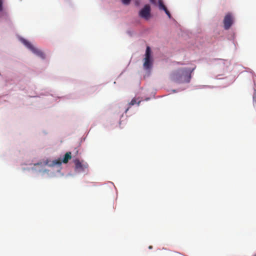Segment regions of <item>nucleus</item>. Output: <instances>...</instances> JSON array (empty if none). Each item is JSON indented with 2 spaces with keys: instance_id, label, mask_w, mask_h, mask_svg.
<instances>
[{
  "instance_id": "nucleus-1",
  "label": "nucleus",
  "mask_w": 256,
  "mask_h": 256,
  "mask_svg": "<svg viewBox=\"0 0 256 256\" xmlns=\"http://www.w3.org/2000/svg\"><path fill=\"white\" fill-rule=\"evenodd\" d=\"M194 68H182L179 69L172 73V78L174 81L178 83L189 82L191 79V74Z\"/></svg>"
},
{
  "instance_id": "nucleus-2",
  "label": "nucleus",
  "mask_w": 256,
  "mask_h": 256,
  "mask_svg": "<svg viewBox=\"0 0 256 256\" xmlns=\"http://www.w3.org/2000/svg\"><path fill=\"white\" fill-rule=\"evenodd\" d=\"M144 56L143 66L145 70H149L152 67L153 59L151 56L150 48L148 46L146 47Z\"/></svg>"
},
{
  "instance_id": "nucleus-3",
  "label": "nucleus",
  "mask_w": 256,
  "mask_h": 256,
  "mask_svg": "<svg viewBox=\"0 0 256 256\" xmlns=\"http://www.w3.org/2000/svg\"><path fill=\"white\" fill-rule=\"evenodd\" d=\"M21 42L28 49H30L34 54L36 56H40L42 58H44L45 56H44V54L41 50L36 48L29 42H28V40H25L24 38H22Z\"/></svg>"
},
{
  "instance_id": "nucleus-4",
  "label": "nucleus",
  "mask_w": 256,
  "mask_h": 256,
  "mask_svg": "<svg viewBox=\"0 0 256 256\" xmlns=\"http://www.w3.org/2000/svg\"><path fill=\"white\" fill-rule=\"evenodd\" d=\"M75 164V170L78 172H84L88 170V164L84 160L80 161V160L76 158L74 160Z\"/></svg>"
},
{
  "instance_id": "nucleus-5",
  "label": "nucleus",
  "mask_w": 256,
  "mask_h": 256,
  "mask_svg": "<svg viewBox=\"0 0 256 256\" xmlns=\"http://www.w3.org/2000/svg\"><path fill=\"white\" fill-rule=\"evenodd\" d=\"M151 8L149 4H146L144 7L142 8L139 12L138 16L146 20H149L151 17Z\"/></svg>"
},
{
  "instance_id": "nucleus-6",
  "label": "nucleus",
  "mask_w": 256,
  "mask_h": 256,
  "mask_svg": "<svg viewBox=\"0 0 256 256\" xmlns=\"http://www.w3.org/2000/svg\"><path fill=\"white\" fill-rule=\"evenodd\" d=\"M234 18L232 14H227L224 19V28L226 30H228L233 24Z\"/></svg>"
},
{
  "instance_id": "nucleus-7",
  "label": "nucleus",
  "mask_w": 256,
  "mask_h": 256,
  "mask_svg": "<svg viewBox=\"0 0 256 256\" xmlns=\"http://www.w3.org/2000/svg\"><path fill=\"white\" fill-rule=\"evenodd\" d=\"M72 158L71 152H67L64 156V157L62 160H56L53 161V163L54 164L60 166L62 163L66 164L68 160Z\"/></svg>"
},
{
  "instance_id": "nucleus-8",
  "label": "nucleus",
  "mask_w": 256,
  "mask_h": 256,
  "mask_svg": "<svg viewBox=\"0 0 256 256\" xmlns=\"http://www.w3.org/2000/svg\"><path fill=\"white\" fill-rule=\"evenodd\" d=\"M150 1L152 4L155 6L158 4L159 8L160 10H162L164 11L167 10L166 6L164 4L162 0H150Z\"/></svg>"
},
{
  "instance_id": "nucleus-9",
  "label": "nucleus",
  "mask_w": 256,
  "mask_h": 256,
  "mask_svg": "<svg viewBox=\"0 0 256 256\" xmlns=\"http://www.w3.org/2000/svg\"><path fill=\"white\" fill-rule=\"evenodd\" d=\"M136 104V100L134 98H133L131 102L129 103V106H132Z\"/></svg>"
},
{
  "instance_id": "nucleus-10",
  "label": "nucleus",
  "mask_w": 256,
  "mask_h": 256,
  "mask_svg": "<svg viewBox=\"0 0 256 256\" xmlns=\"http://www.w3.org/2000/svg\"><path fill=\"white\" fill-rule=\"evenodd\" d=\"M131 0H122V2L123 4L125 5H128L130 3Z\"/></svg>"
},
{
  "instance_id": "nucleus-11",
  "label": "nucleus",
  "mask_w": 256,
  "mask_h": 256,
  "mask_svg": "<svg viewBox=\"0 0 256 256\" xmlns=\"http://www.w3.org/2000/svg\"><path fill=\"white\" fill-rule=\"evenodd\" d=\"M166 14H167V16H168L169 18H171V14L170 12L167 10H166L165 11Z\"/></svg>"
},
{
  "instance_id": "nucleus-12",
  "label": "nucleus",
  "mask_w": 256,
  "mask_h": 256,
  "mask_svg": "<svg viewBox=\"0 0 256 256\" xmlns=\"http://www.w3.org/2000/svg\"><path fill=\"white\" fill-rule=\"evenodd\" d=\"M2 4H3L2 0H0V12L2 10Z\"/></svg>"
},
{
  "instance_id": "nucleus-13",
  "label": "nucleus",
  "mask_w": 256,
  "mask_h": 256,
  "mask_svg": "<svg viewBox=\"0 0 256 256\" xmlns=\"http://www.w3.org/2000/svg\"><path fill=\"white\" fill-rule=\"evenodd\" d=\"M128 108H128L126 110V112H128Z\"/></svg>"
},
{
  "instance_id": "nucleus-14",
  "label": "nucleus",
  "mask_w": 256,
  "mask_h": 256,
  "mask_svg": "<svg viewBox=\"0 0 256 256\" xmlns=\"http://www.w3.org/2000/svg\"><path fill=\"white\" fill-rule=\"evenodd\" d=\"M140 101H139V102H138V105H139V104H140Z\"/></svg>"
},
{
  "instance_id": "nucleus-15",
  "label": "nucleus",
  "mask_w": 256,
  "mask_h": 256,
  "mask_svg": "<svg viewBox=\"0 0 256 256\" xmlns=\"http://www.w3.org/2000/svg\"><path fill=\"white\" fill-rule=\"evenodd\" d=\"M152 248V246H149V248Z\"/></svg>"
},
{
  "instance_id": "nucleus-16",
  "label": "nucleus",
  "mask_w": 256,
  "mask_h": 256,
  "mask_svg": "<svg viewBox=\"0 0 256 256\" xmlns=\"http://www.w3.org/2000/svg\"><path fill=\"white\" fill-rule=\"evenodd\" d=\"M254 256H256V254Z\"/></svg>"
}]
</instances>
